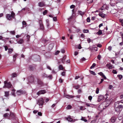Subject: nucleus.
I'll return each instance as SVG.
<instances>
[{"instance_id": "obj_6", "label": "nucleus", "mask_w": 123, "mask_h": 123, "mask_svg": "<svg viewBox=\"0 0 123 123\" xmlns=\"http://www.w3.org/2000/svg\"><path fill=\"white\" fill-rule=\"evenodd\" d=\"M39 23L40 25V29L42 30H43L44 29V27L42 20H40L39 21Z\"/></svg>"}, {"instance_id": "obj_27", "label": "nucleus", "mask_w": 123, "mask_h": 123, "mask_svg": "<svg viewBox=\"0 0 123 123\" xmlns=\"http://www.w3.org/2000/svg\"><path fill=\"white\" fill-rule=\"evenodd\" d=\"M99 16L102 17V18H104L105 17L104 14L103 13H99Z\"/></svg>"}, {"instance_id": "obj_63", "label": "nucleus", "mask_w": 123, "mask_h": 123, "mask_svg": "<svg viewBox=\"0 0 123 123\" xmlns=\"http://www.w3.org/2000/svg\"><path fill=\"white\" fill-rule=\"evenodd\" d=\"M119 21L121 23H122L123 24V19H119Z\"/></svg>"}, {"instance_id": "obj_12", "label": "nucleus", "mask_w": 123, "mask_h": 123, "mask_svg": "<svg viewBox=\"0 0 123 123\" xmlns=\"http://www.w3.org/2000/svg\"><path fill=\"white\" fill-rule=\"evenodd\" d=\"M104 98V97L103 95H100L98 97V102L100 101L101 100H102Z\"/></svg>"}, {"instance_id": "obj_55", "label": "nucleus", "mask_w": 123, "mask_h": 123, "mask_svg": "<svg viewBox=\"0 0 123 123\" xmlns=\"http://www.w3.org/2000/svg\"><path fill=\"white\" fill-rule=\"evenodd\" d=\"M61 52L63 53H64L65 52V50L63 49H61Z\"/></svg>"}, {"instance_id": "obj_43", "label": "nucleus", "mask_w": 123, "mask_h": 123, "mask_svg": "<svg viewBox=\"0 0 123 123\" xmlns=\"http://www.w3.org/2000/svg\"><path fill=\"white\" fill-rule=\"evenodd\" d=\"M99 89L98 88H97L96 91V94H98L99 93Z\"/></svg>"}, {"instance_id": "obj_46", "label": "nucleus", "mask_w": 123, "mask_h": 123, "mask_svg": "<svg viewBox=\"0 0 123 123\" xmlns=\"http://www.w3.org/2000/svg\"><path fill=\"white\" fill-rule=\"evenodd\" d=\"M53 19L54 21H57V18L56 17H54L53 18Z\"/></svg>"}, {"instance_id": "obj_17", "label": "nucleus", "mask_w": 123, "mask_h": 123, "mask_svg": "<svg viewBox=\"0 0 123 123\" xmlns=\"http://www.w3.org/2000/svg\"><path fill=\"white\" fill-rule=\"evenodd\" d=\"M54 46V44L53 43L50 44L49 46V49H51L53 48Z\"/></svg>"}, {"instance_id": "obj_38", "label": "nucleus", "mask_w": 123, "mask_h": 123, "mask_svg": "<svg viewBox=\"0 0 123 123\" xmlns=\"http://www.w3.org/2000/svg\"><path fill=\"white\" fill-rule=\"evenodd\" d=\"M89 71L90 73L91 74H93L94 75H96V74L93 71H91L90 70Z\"/></svg>"}, {"instance_id": "obj_15", "label": "nucleus", "mask_w": 123, "mask_h": 123, "mask_svg": "<svg viewBox=\"0 0 123 123\" xmlns=\"http://www.w3.org/2000/svg\"><path fill=\"white\" fill-rule=\"evenodd\" d=\"M18 54H15L13 55V61L14 62L16 60V57L17 56Z\"/></svg>"}, {"instance_id": "obj_4", "label": "nucleus", "mask_w": 123, "mask_h": 123, "mask_svg": "<svg viewBox=\"0 0 123 123\" xmlns=\"http://www.w3.org/2000/svg\"><path fill=\"white\" fill-rule=\"evenodd\" d=\"M5 86H3L4 88L7 87V88H10L12 86V85L10 82H7L6 81L4 82Z\"/></svg>"}, {"instance_id": "obj_11", "label": "nucleus", "mask_w": 123, "mask_h": 123, "mask_svg": "<svg viewBox=\"0 0 123 123\" xmlns=\"http://www.w3.org/2000/svg\"><path fill=\"white\" fill-rule=\"evenodd\" d=\"M23 93L24 92L23 91L19 90L17 91L16 94L18 95H20L23 94Z\"/></svg>"}, {"instance_id": "obj_13", "label": "nucleus", "mask_w": 123, "mask_h": 123, "mask_svg": "<svg viewBox=\"0 0 123 123\" xmlns=\"http://www.w3.org/2000/svg\"><path fill=\"white\" fill-rule=\"evenodd\" d=\"M65 97L68 98H73L74 97V96L72 95H68L65 94L64 95Z\"/></svg>"}, {"instance_id": "obj_1", "label": "nucleus", "mask_w": 123, "mask_h": 123, "mask_svg": "<svg viewBox=\"0 0 123 123\" xmlns=\"http://www.w3.org/2000/svg\"><path fill=\"white\" fill-rule=\"evenodd\" d=\"M15 16V13L13 12L12 11L11 12V15L9 14H7L6 15V17L7 20H10L11 19L12 17L14 18Z\"/></svg>"}, {"instance_id": "obj_28", "label": "nucleus", "mask_w": 123, "mask_h": 123, "mask_svg": "<svg viewBox=\"0 0 123 123\" xmlns=\"http://www.w3.org/2000/svg\"><path fill=\"white\" fill-rule=\"evenodd\" d=\"M15 90L14 89H13L12 90V94L13 96H15V95L14 93V92L15 91Z\"/></svg>"}, {"instance_id": "obj_53", "label": "nucleus", "mask_w": 123, "mask_h": 123, "mask_svg": "<svg viewBox=\"0 0 123 123\" xmlns=\"http://www.w3.org/2000/svg\"><path fill=\"white\" fill-rule=\"evenodd\" d=\"M87 22H90V18L89 17H88L87 18Z\"/></svg>"}, {"instance_id": "obj_54", "label": "nucleus", "mask_w": 123, "mask_h": 123, "mask_svg": "<svg viewBox=\"0 0 123 123\" xmlns=\"http://www.w3.org/2000/svg\"><path fill=\"white\" fill-rule=\"evenodd\" d=\"M102 7L104 8L107 9V7H106V5L104 4V5Z\"/></svg>"}, {"instance_id": "obj_41", "label": "nucleus", "mask_w": 123, "mask_h": 123, "mask_svg": "<svg viewBox=\"0 0 123 123\" xmlns=\"http://www.w3.org/2000/svg\"><path fill=\"white\" fill-rule=\"evenodd\" d=\"M123 108V106L122 105H119L118 108L119 109H122Z\"/></svg>"}, {"instance_id": "obj_19", "label": "nucleus", "mask_w": 123, "mask_h": 123, "mask_svg": "<svg viewBox=\"0 0 123 123\" xmlns=\"http://www.w3.org/2000/svg\"><path fill=\"white\" fill-rule=\"evenodd\" d=\"M80 120L84 121L85 122H87V120L85 119V117H82Z\"/></svg>"}, {"instance_id": "obj_32", "label": "nucleus", "mask_w": 123, "mask_h": 123, "mask_svg": "<svg viewBox=\"0 0 123 123\" xmlns=\"http://www.w3.org/2000/svg\"><path fill=\"white\" fill-rule=\"evenodd\" d=\"M66 119L69 121L71 122L72 120V119L70 117H67L66 118Z\"/></svg>"}, {"instance_id": "obj_14", "label": "nucleus", "mask_w": 123, "mask_h": 123, "mask_svg": "<svg viewBox=\"0 0 123 123\" xmlns=\"http://www.w3.org/2000/svg\"><path fill=\"white\" fill-rule=\"evenodd\" d=\"M37 83L38 84L41 86H42L43 85V83L42 81H41L40 80L38 79H37Z\"/></svg>"}, {"instance_id": "obj_3", "label": "nucleus", "mask_w": 123, "mask_h": 123, "mask_svg": "<svg viewBox=\"0 0 123 123\" xmlns=\"http://www.w3.org/2000/svg\"><path fill=\"white\" fill-rule=\"evenodd\" d=\"M44 103V100L42 98H39L37 102V104H38L40 106V108H42V107H41V106H42L43 104Z\"/></svg>"}, {"instance_id": "obj_34", "label": "nucleus", "mask_w": 123, "mask_h": 123, "mask_svg": "<svg viewBox=\"0 0 123 123\" xmlns=\"http://www.w3.org/2000/svg\"><path fill=\"white\" fill-rule=\"evenodd\" d=\"M97 34L98 35H100L102 34V31L101 30H100L97 32Z\"/></svg>"}, {"instance_id": "obj_37", "label": "nucleus", "mask_w": 123, "mask_h": 123, "mask_svg": "<svg viewBox=\"0 0 123 123\" xmlns=\"http://www.w3.org/2000/svg\"><path fill=\"white\" fill-rule=\"evenodd\" d=\"M85 104L88 107H92V104H90L87 103H86Z\"/></svg>"}, {"instance_id": "obj_7", "label": "nucleus", "mask_w": 123, "mask_h": 123, "mask_svg": "<svg viewBox=\"0 0 123 123\" xmlns=\"http://www.w3.org/2000/svg\"><path fill=\"white\" fill-rule=\"evenodd\" d=\"M38 5L40 7H42L45 6V4L43 1H42L38 3Z\"/></svg>"}, {"instance_id": "obj_18", "label": "nucleus", "mask_w": 123, "mask_h": 123, "mask_svg": "<svg viewBox=\"0 0 123 123\" xmlns=\"http://www.w3.org/2000/svg\"><path fill=\"white\" fill-rule=\"evenodd\" d=\"M66 57V55H64L63 56V58L62 59V63H64L65 62Z\"/></svg>"}, {"instance_id": "obj_39", "label": "nucleus", "mask_w": 123, "mask_h": 123, "mask_svg": "<svg viewBox=\"0 0 123 123\" xmlns=\"http://www.w3.org/2000/svg\"><path fill=\"white\" fill-rule=\"evenodd\" d=\"M113 68L112 65H110V64H108V68L109 69H112Z\"/></svg>"}, {"instance_id": "obj_49", "label": "nucleus", "mask_w": 123, "mask_h": 123, "mask_svg": "<svg viewBox=\"0 0 123 123\" xmlns=\"http://www.w3.org/2000/svg\"><path fill=\"white\" fill-rule=\"evenodd\" d=\"M47 10H45L43 12V14L44 15H45L47 13Z\"/></svg>"}, {"instance_id": "obj_64", "label": "nucleus", "mask_w": 123, "mask_h": 123, "mask_svg": "<svg viewBox=\"0 0 123 123\" xmlns=\"http://www.w3.org/2000/svg\"><path fill=\"white\" fill-rule=\"evenodd\" d=\"M119 98L121 99H123V95H121L120 96Z\"/></svg>"}, {"instance_id": "obj_21", "label": "nucleus", "mask_w": 123, "mask_h": 123, "mask_svg": "<svg viewBox=\"0 0 123 123\" xmlns=\"http://www.w3.org/2000/svg\"><path fill=\"white\" fill-rule=\"evenodd\" d=\"M58 68L60 70H63L64 68L62 65H60L58 67Z\"/></svg>"}, {"instance_id": "obj_45", "label": "nucleus", "mask_w": 123, "mask_h": 123, "mask_svg": "<svg viewBox=\"0 0 123 123\" xmlns=\"http://www.w3.org/2000/svg\"><path fill=\"white\" fill-rule=\"evenodd\" d=\"M92 49H94L96 51H97L98 50V48L97 47H92Z\"/></svg>"}, {"instance_id": "obj_58", "label": "nucleus", "mask_w": 123, "mask_h": 123, "mask_svg": "<svg viewBox=\"0 0 123 123\" xmlns=\"http://www.w3.org/2000/svg\"><path fill=\"white\" fill-rule=\"evenodd\" d=\"M98 74L100 75V76H102L103 75V73L102 72H100L98 73Z\"/></svg>"}, {"instance_id": "obj_8", "label": "nucleus", "mask_w": 123, "mask_h": 123, "mask_svg": "<svg viewBox=\"0 0 123 123\" xmlns=\"http://www.w3.org/2000/svg\"><path fill=\"white\" fill-rule=\"evenodd\" d=\"M46 92L44 90H42L39 91L37 93V95H39L40 94H43L45 93Z\"/></svg>"}, {"instance_id": "obj_2", "label": "nucleus", "mask_w": 123, "mask_h": 123, "mask_svg": "<svg viewBox=\"0 0 123 123\" xmlns=\"http://www.w3.org/2000/svg\"><path fill=\"white\" fill-rule=\"evenodd\" d=\"M28 80L29 82L31 83H36L35 80H34L33 76L31 75L28 77Z\"/></svg>"}, {"instance_id": "obj_59", "label": "nucleus", "mask_w": 123, "mask_h": 123, "mask_svg": "<svg viewBox=\"0 0 123 123\" xmlns=\"http://www.w3.org/2000/svg\"><path fill=\"white\" fill-rule=\"evenodd\" d=\"M112 47L111 46H109L108 47V49L110 50L111 51V50Z\"/></svg>"}, {"instance_id": "obj_57", "label": "nucleus", "mask_w": 123, "mask_h": 123, "mask_svg": "<svg viewBox=\"0 0 123 123\" xmlns=\"http://www.w3.org/2000/svg\"><path fill=\"white\" fill-rule=\"evenodd\" d=\"M26 37H27V39H28L27 41H29L30 36L29 35H27L26 36Z\"/></svg>"}, {"instance_id": "obj_24", "label": "nucleus", "mask_w": 123, "mask_h": 123, "mask_svg": "<svg viewBox=\"0 0 123 123\" xmlns=\"http://www.w3.org/2000/svg\"><path fill=\"white\" fill-rule=\"evenodd\" d=\"M24 42V40L23 39H21L18 41V43L21 44Z\"/></svg>"}, {"instance_id": "obj_60", "label": "nucleus", "mask_w": 123, "mask_h": 123, "mask_svg": "<svg viewBox=\"0 0 123 123\" xmlns=\"http://www.w3.org/2000/svg\"><path fill=\"white\" fill-rule=\"evenodd\" d=\"M38 115L39 116H41L42 115V113L40 112H38Z\"/></svg>"}, {"instance_id": "obj_50", "label": "nucleus", "mask_w": 123, "mask_h": 123, "mask_svg": "<svg viewBox=\"0 0 123 123\" xmlns=\"http://www.w3.org/2000/svg\"><path fill=\"white\" fill-rule=\"evenodd\" d=\"M92 97L91 96H90L88 97V98L89 100L91 101L92 99Z\"/></svg>"}, {"instance_id": "obj_16", "label": "nucleus", "mask_w": 123, "mask_h": 123, "mask_svg": "<svg viewBox=\"0 0 123 123\" xmlns=\"http://www.w3.org/2000/svg\"><path fill=\"white\" fill-rule=\"evenodd\" d=\"M46 25L47 27L48 28H49V20L48 19H46Z\"/></svg>"}, {"instance_id": "obj_10", "label": "nucleus", "mask_w": 123, "mask_h": 123, "mask_svg": "<svg viewBox=\"0 0 123 123\" xmlns=\"http://www.w3.org/2000/svg\"><path fill=\"white\" fill-rule=\"evenodd\" d=\"M119 104V102H115L114 105V107L115 108L118 109Z\"/></svg>"}, {"instance_id": "obj_48", "label": "nucleus", "mask_w": 123, "mask_h": 123, "mask_svg": "<svg viewBox=\"0 0 123 123\" xmlns=\"http://www.w3.org/2000/svg\"><path fill=\"white\" fill-rule=\"evenodd\" d=\"M86 60V59L84 57H83L80 60L81 61H85Z\"/></svg>"}, {"instance_id": "obj_52", "label": "nucleus", "mask_w": 123, "mask_h": 123, "mask_svg": "<svg viewBox=\"0 0 123 123\" xmlns=\"http://www.w3.org/2000/svg\"><path fill=\"white\" fill-rule=\"evenodd\" d=\"M112 72L114 74H116L117 73L116 71L115 70H113Z\"/></svg>"}, {"instance_id": "obj_51", "label": "nucleus", "mask_w": 123, "mask_h": 123, "mask_svg": "<svg viewBox=\"0 0 123 123\" xmlns=\"http://www.w3.org/2000/svg\"><path fill=\"white\" fill-rule=\"evenodd\" d=\"M22 23L23 25L24 26L25 25H26V22L24 21H23Z\"/></svg>"}, {"instance_id": "obj_33", "label": "nucleus", "mask_w": 123, "mask_h": 123, "mask_svg": "<svg viewBox=\"0 0 123 123\" xmlns=\"http://www.w3.org/2000/svg\"><path fill=\"white\" fill-rule=\"evenodd\" d=\"M9 115V114L8 113H6L4 114L3 115V117H7V118H8V116Z\"/></svg>"}, {"instance_id": "obj_23", "label": "nucleus", "mask_w": 123, "mask_h": 123, "mask_svg": "<svg viewBox=\"0 0 123 123\" xmlns=\"http://www.w3.org/2000/svg\"><path fill=\"white\" fill-rule=\"evenodd\" d=\"M12 77H15L17 76V74L15 73H13L11 75Z\"/></svg>"}, {"instance_id": "obj_42", "label": "nucleus", "mask_w": 123, "mask_h": 123, "mask_svg": "<svg viewBox=\"0 0 123 123\" xmlns=\"http://www.w3.org/2000/svg\"><path fill=\"white\" fill-rule=\"evenodd\" d=\"M10 32L11 34L13 35H14L15 33V32L14 31H10Z\"/></svg>"}, {"instance_id": "obj_40", "label": "nucleus", "mask_w": 123, "mask_h": 123, "mask_svg": "<svg viewBox=\"0 0 123 123\" xmlns=\"http://www.w3.org/2000/svg\"><path fill=\"white\" fill-rule=\"evenodd\" d=\"M96 64L95 63H93L91 67L90 68L92 69L93 68H94L95 66H96Z\"/></svg>"}, {"instance_id": "obj_22", "label": "nucleus", "mask_w": 123, "mask_h": 123, "mask_svg": "<svg viewBox=\"0 0 123 123\" xmlns=\"http://www.w3.org/2000/svg\"><path fill=\"white\" fill-rule=\"evenodd\" d=\"M115 119L114 117H112L110 120V121L112 123H113L115 121Z\"/></svg>"}, {"instance_id": "obj_56", "label": "nucleus", "mask_w": 123, "mask_h": 123, "mask_svg": "<svg viewBox=\"0 0 123 123\" xmlns=\"http://www.w3.org/2000/svg\"><path fill=\"white\" fill-rule=\"evenodd\" d=\"M89 49L90 50H92V47H90L89 48L86 49Z\"/></svg>"}, {"instance_id": "obj_29", "label": "nucleus", "mask_w": 123, "mask_h": 123, "mask_svg": "<svg viewBox=\"0 0 123 123\" xmlns=\"http://www.w3.org/2000/svg\"><path fill=\"white\" fill-rule=\"evenodd\" d=\"M113 99L111 98L109 100H108V104L109 103V104H110L112 102H113Z\"/></svg>"}, {"instance_id": "obj_31", "label": "nucleus", "mask_w": 123, "mask_h": 123, "mask_svg": "<svg viewBox=\"0 0 123 123\" xmlns=\"http://www.w3.org/2000/svg\"><path fill=\"white\" fill-rule=\"evenodd\" d=\"M80 86L79 85H78L77 86H74L73 87L75 89H77L80 87Z\"/></svg>"}, {"instance_id": "obj_36", "label": "nucleus", "mask_w": 123, "mask_h": 123, "mask_svg": "<svg viewBox=\"0 0 123 123\" xmlns=\"http://www.w3.org/2000/svg\"><path fill=\"white\" fill-rule=\"evenodd\" d=\"M117 76L118 77L119 80H121L123 76L121 75H118Z\"/></svg>"}, {"instance_id": "obj_44", "label": "nucleus", "mask_w": 123, "mask_h": 123, "mask_svg": "<svg viewBox=\"0 0 123 123\" xmlns=\"http://www.w3.org/2000/svg\"><path fill=\"white\" fill-rule=\"evenodd\" d=\"M115 111H116L118 113H119L120 109H119L118 108L116 109L115 108Z\"/></svg>"}, {"instance_id": "obj_5", "label": "nucleus", "mask_w": 123, "mask_h": 123, "mask_svg": "<svg viewBox=\"0 0 123 123\" xmlns=\"http://www.w3.org/2000/svg\"><path fill=\"white\" fill-rule=\"evenodd\" d=\"M42 76L43 78L47 77L50 79H52V77L51 75H48L45 73L42 74Z\"/></svg>"}, {"instance_id": "obj_25", "label": "nucleus", "mask_w": 123, "mask_h": 123, "mask_svg": "<svg viewBox=\"0 0 123 123\" xmlns=\"http://www.w3.org/2000/svg\"><path fill=\"white\" fill-rule=\"evenodd\" d=\"M5 96L6 97H7L9 95V92H5Z\"/></svg>"}, {"instance_id": "obj_61", "label": "nucleus", "mask_w": 123, "mask_h": 123, "mask_svg": "<svg viewBox=\"0 0 123 123\" xmlns=\"http://www.w3.org/2000/svg\"><path fill=\"white\" fill-rule=\"evenodd\" d=\"M60 52V51L58 50H57L56 51V52H55V55H57Z\"/></svg>"}, {"instance_id": "obj_26", "label": "nucleus", "mask_w": 123, "mask_h": 123, "mask_svg": "<svg viewBox=\"0 0 123 123\" xmlns=\"http://www.w3.org/2000/svg\"><path fill=\"white\" fill-rule=\"evenodd\" d=\"M8 52L9 54H11L13 51V49H8Z\"/></svg>"}, {"instance_id": "obj_20", "label": "nucleus", "mask_w": 123, "mask_h": 123, "mask_svg": "<svg viewBox=\"0 0 123 123\" xmlns=\"http://www.w3.org/2000/svg\"><path fill=\"white\" fill-rule=\"evenodd\" d=\"M78 13L81 16H83V15L85 13V12H82L80 11H78Z\"/></svg>"}, {"instance_id": "obj_9", "label": "nucleus", "mask_w": 123, "mask_h": 123, "mask_svg": "<svg viewBox=\"0 0 123 123\" xmlns=\"http://www.w3.org/2000/svg\"><path fill=\"white\" fill-rule=\"evenodd\" d=\"M10 117L9 118H8V119H11L12 118H15L14 115L12 112H10Z\"/></svg>"}, {"instance_id": "obj_62", "label": "nucleus", "mask_w": 123, "mask_h": 123, "mask_svg": "<svg viewBox=\"0 0 123 123\" xmlns=\"http://www.w3.org/2000/svg\"><path fill=\"white\" fill-rule=\"evenodd\" d=\"M101 58V56L100 55H98L97 56V58L99 59L100 60Z\"/></svg>"}, {"instance_id": "obj_47", "label": "nucleus", "mask_w": 123, "mask_h": 123, "mask_svg": "<svg viewBox=\"0 0 123 123\" xmlns=\"http://www.w3.org/2000/svg\"><path fill=\"white\" fill-rule=\"evenodd\" d=\"M61 75L62 76H65V72H62L61 73Z\"/></svg>"}, {"instance_id": "obj_30", "label": "nucleus", "mask_w": 123, "mask_h": 123, "mask_svg": "<svg viewBox=\"0 0 123 123\" xmlns=\"http://www.w3.org/2000/svg\"><path fill=\"white\" fill-rule=\"evenodd\" d=\"M29 69L31 70H34V67L31 65L29 67Z\"/></svg>"}, {"instance_id": "obj_35", "label": "nucleus", "mask_w": 123, "mask_h": 123, "mask_svg": "<svg viewBox=\"0 0 123 123\" xmlns=\"http://www.w3.org/2000/svg\"><path fill=\"white\" fill-rule=\"evenodd\" d=\"M72 108V106L70 105H68L67 107L66 108L68 109H70Z\"/></svg>"}]
</instances>
